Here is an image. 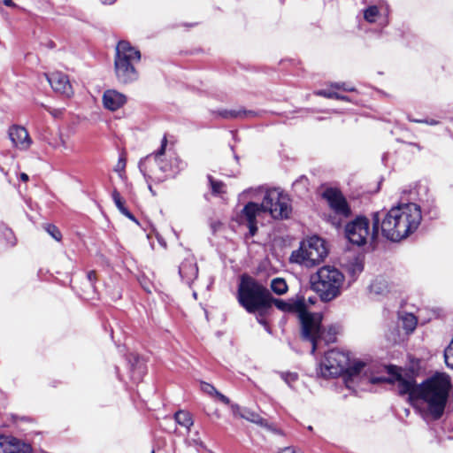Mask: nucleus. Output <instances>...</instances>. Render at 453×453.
Listing matches in <instances>:
<instances>
[{
    "label": "nucleus",
    "mask_w": 453,
    "mask_h": 453,
    "mask_svg": "<svg viewBox=\"0 0 453 453\" xmlns=\"http://www.w3.org/2000/svg\"><path fill=\"white\" fill-rule=\"evenodd\" d=\"M388 376H374L370 382L378 384L388 382L395 384L400 395H408L411 400H422L427 411L437 419L444 412L451 389L450 378L446 373H436L420 385H416L412 377H403L401 369L396 366H388Z\"/></svg>",
    "instance_id": "f257e3e1"
},
{
    "label": "nucleus",
    "mask_w": 453,
    "mask_h": 453,
    "mask_svg": "<svg viewBox=\"0 0 453 453\" xmlns=\"http://www.w3.org/2000/svg\"><path fill=\"white\" fill-rule=\"evenodd\" d=\"M422 219L420 207L413 203L392 207L387 213L380 212L381 234L388 240L399 242L414 233Z\"/></svg>",
    "instance_id": "f03ea898"
},
{
    "label": "nucleus",
    "mask_w": 453,
    "mask_h": 453,
    "mask_svg": "<svg viewBox=\"0 0 453 453\" xmlns=\"http://www.w3.org/2000/svg\"><path fill=\"white\" fill-rule=\"evenodd\" d=\"M239 303L250 313L257 314V320L271 333L265 317L273 305V296L269 290L251 277L243 275L238 288Z\"/></svg>",
    "instance_id": "7ed1b4c3"
},
{
    "label": "nucleus",
    "mask_w": 453,
    "mask_h": 453,
    "mask_svg": "<svg viewBox=\"0 0 453 453\" xmlns=\"http://www.w3.org/2000/svg\"><path fill=\"white\" fill-rule=\"evenodd\" d=\"M242 196L250 199H261L265 213H269L275 219H288L291 214L290 198L280 188H250L243 191Z\"/></svg>",
    "instance_id": "20e7f679"
},
{
    "label": "nucleus",
    "mask_w": 453,
    "mask_h": 453,
    "mask_svg": "<svg viewBox=\"0 0 453 453\" xmlns=\"http://www.w3.org/2000/svg\"><path fill=\"white\" fill-rule=\"evenodd\" d=\"M367 364L351 360L349 353L339 349L327 351L319 363L318 374L323 378L336 377L346 372L349 377L359 375Z\"/></svg>",
    "instance_id": "39448f33"
},
{
    "label": "nucleus",
    "mask_w": 453,
    "mask_h": 453,
    "mask_svg": "<svg viewBox=\"0 0 453 453\" xmlns=\"http://www.w3.org/2000/svg\"><path fill=\"white\" fill-rule=\"evenodd\" d=\"M141 60L140 51L130 42L120 41L116 46L114 71L118 81L129 84L138 80L136 65Z\"/></svg>",
    "instance_id": "423d86ee"
},
{
    "label": "nucleus",
    "mask_w": 453,
    "mask_h": 453,
    "mask_svg": "<svg viewBox=\"0 0 453 453\" xmlns=\"http://www.w3.org/2000/svg\"><path fill=\"white\" fill-rule=\"evenodd\" d=\"M343 280L344 276L338 269L326 265L318 270L312 286L323 301L329 302L340 295Z\"/></svg>",
    "instance_id": "0eeeda50"
},
{
    "label": "nucleus",
    "mask_w": 453,
    "mask_h": 453,
    "mask_svg": "<svg viewBox=\"0 0 453 453\" xmlns=\"http://www.w3.org/2000/svg\"><path fill=\"white\" fill-rule=\"evenodd\" d=\"M327 249L323 239L311 236L303 240L298 250L292 252L290 260L306 267H311L323 261Z\"/></svg>",
    "instance_id": "6e6552de"
},
{
    "label": "nucleus",
    "mask_w": 453,
    "mask_h": 453,
    "mask_svg": "<svg viewBox=\"0 0 453 453\" xmlns=\"http://www.w3.org/2000/svg\"><path fill=\"white\" fill-rule=\"evenodd\" d=\"M380 223V212L372 215V230H370L369 221L365 217H357L349 222L345 227V234L348 240L357 246H362L369 239L373 240L378 234Z\"/></svg>",
    "instance_id": "1a4fd4ad"
},
{
    "label": "nucleus",
    "mask_w": 453,
    "mask_h": 453,
    "mask_svg": "<svg viewBox=\"0 0 453 453\" xmlns=\"http://www.w3.org/2000/svg\"><path fill=\"white\" fill-rule=\"evenodd\" d=\"M166 145L167 138L164 136L161 141L160 149L154 155L147 156L139 162L140 171L145 177L157 181H163L165 180L163 173H166L169 171L168 165L162 159Z\"/></svg>",
    "instance_id": "9d476101"
},
{
    "label": "nucleus",
    "mask_w": 453,
    "mask_h": 453,
    "mask_svg": "<svg viewBox=\"0 0 453 453\" xmlns=\"http://www.w3.org/2000/svg\"><path fill=\"white\" fill-rule=\"evenodd\" d=\"M298 318L302 326L303 337L311 342V353L313 354L317 349L318 342L324 338L321 326L322 315L309 312L303 306L298 312Z\"/></svg>",
    "instance_id": "9b49d317"
},
{
    "label": "nucleus",
    "mask_w": 453,
    "mask_h": 453,
    "mask_svg": "<svg viewBox=\"0 0 453 453\" xmlns=\"http://www.w3.org/2000/svg\"><path fill=\"white\" fill-rule=\"evenodd\" d=\"M323 196L332 210V214L329 215V221L335 227H339L343 219H347L350 214L348 203L342 193L334 188H327Z\"/></svg>",
    "instance_id": "f8f14e48"
},
{
    "label": "nucleus",
    "mask_w": 453,
    "mask_h": 453,
    "mask_svg": "<svg viewBox=\"0 0 453 453\" xmlns=\"http://www.w3.org/2000/svg\"><path fill=\"white\" fill-rule=\"evenodd\" d=\"M265 213L263 207L257 203L249 202L237 216L238 222L249 228V234L254 236L257 232V219Z\"/></svg>",
    "instance_id": "ddd939ff"
},
{
    "label": "nucleus",
    "mask_w": 453,
    "mask_h": 453,
    "mask_svg": "<svg viewBox=\"0 0 453 453\" xmlns=\"http://www.w3.org/2000/svg\"><path fill=\"white\" fill-rule=\"evenodd\" d=\"M0 453H33V449L14 437L0 435Z\"/></svg>",
    "instance_id": "4468645a"
},
{
    "label": "nucleus",
    "mask_w": 453,
    "mask_h": 453,
    "mask_svg": "<svg viewBox=\"0 0 453 453\" xmlns=\"http://www.w3.org/2000/svg\"><path fill=\"white\" fill-rule=\"evenodd\" d=\"M47 80L56 92H58L67 97H70L73 94L70 81L65 73L61 72H53L47 76Z\"/></svg>",
    "instance_id": "2eb2a0df"
},
{
    "label": "nucleus",
    "mask_w": 453,
    "mask_h": 453,
    "mask_svg": "<svg viewBox=\"0 0 453 453\" xmlns=\"http://www.w3.org/2000/svg\"><path fill=\"white\" fill-rule=\"evenodd\" d=\"M102 102L106 110L115 111L127 104V96L116 89H107L103 94Z\"/></svg>",
    "instance_id": "dca6fc26"
},
{
    "label": "nucleus",
    "mask_w": 453,
    "mask_h": 453,
    "mask_svg": "<svg viewBox=\"0 0 453 453\" xmlns=\"http://www.w3.org/2000/svg\"><path fill=\"white\" fill-rule=\"evenodd\" d=\"M8 134L13 146L20 150H27L32 143V140L29 137L27 129L23 127H11L9 128Z\"/></svg>",
    "instance_id": "f3484780"
},
{
    "label": "nucleus",
    "mask_w": 453,
    "mask_h": 453,
    "mask_svg": "<svg viewBox=\"0 0 453 453\" xmlns=\"http://www.w3.org/2000/svg\"><path fill=\"white\" fill-rule=\"evenodd\" d=\"M388 13V7L384 4L370 5L364 10V19L369 23L380 22L386 25Z\"/></svg>",
    "instance_id": "a211bd4d"
},
{
    "label": "nucleus",
    "mask_w": 453,
    "mask_h": 453,
    "mask_svg": "<svg viewBox=\"0 0 453 453\" xmlns=\"http://www.w3.org/2000/svg\"><path fill=\"white\" fill-rule=\"evenodd\" d=\"M372 294L386 296L388 294L396 292V286L385 277H377L370 285Z\"/></svg>",
    "instance_id": "6ab92c4d"
},
{
    "label": "nucleus",
    "mask_w": 453,
    "mask_h": 453,
    "mask_svg": "<svg viewBox=\"0 0 453 453\" xmlns=\"http://www.w3.org/2000/svg\"><path fill=\"white\" fill-rule=\"evenodd\" d=\"M180 277L187 282H192L198 274V268L194 257H187L179 267Z\"/></svg>",
    "instance_id": "aec40b11"
},
{
    "label": "nucleus",
    "mask_w": 453,
    "mask_h": 453,
    "mask_svg": "<svg viewBox=\"0 0 453 453\" xmlns=\"http://www.w3.org/2000/svg\"><path fill=\"white\" fill-rule=\"evenodd\" d=\"M273 304L282 311L299 312L305 306L304 299H297L296 301L285 302L280 299L273 297Z\"/></svg>",
    "instance_id": "412c9836"
},
{
    "label": "nucleus",
    "mask_w": 453,
    "mask_h": 453,
    "mask_svg": "<svg viewBox=\"0 0 453 453\" xmlns=\"http://www.w3.org/2000/svg\"><path fill=\"white\" fill-rule=\"evenodd\" d=\"M112 199L114 201V203H115L116 207L119 209V211L123 215H125L126 217H127L128 219H130L131 220H133L134 222L138 224V221L134 217V215L126 208L125 202L121 198L120 194L117 190H113V192H112Z\"/></svg>",
    "instance_id": "4be33fe9"
},
{
    "label": "nucleus",
    "mask_w": 453,
    "mask_h": 453,
    "mask_svg": "<svg viewBox=\"0 0 453 453\" xmlns=\"http://www.w3.org/2000/svg\"><path fill=\"white\" fill-rule=\"evenodd\" d=\"M399 319L407 332H412L416 328L418 320L412 313L403 312L400 314Z\"/></svg>",
    "instance_id": "5701e85b"
},
{
    "label": "nucleus",
    "mask_w": 453,
    "mask_h": 453,
    "mask_svg": "<svg viewBox=\"0 0 453 453\" xmlns=\"http://www.w3.org/2000/svg\"><path fill=\"white\" fill-rule=\"evenodd\" d=\"M175 421L181 426L189 429L193 425V419L189 412L179 411L174 415Z\"/></svg>",
    "instance_id": "b1692460"
},
{
    "label": "nucleus",
    "mask_w": 453,
    "mask_h": 453,
    "mask_svg": "<svg viewBox=\"0 0 453 453\" xmlns=\"http://www.w3.org/2000/svg\"><path fill=\"white\" fill-rule=\"evenodd\" d=\"M272 290L277 295H283L288 290V285L282 278H275L271 282Z\"/></svg>",
    "instance_id": "393cba45"
},
{
    "label": "nucleus",
    "mask_w": 453,
    "mask_h": 453,
    "mask_svg": "<svg viewBox=\"0 0 453 453\" xmlns=\"http://www.w3.org/2000/svg\"><path fill=\"white\" fill-rule=\"evenodd\" d=\"M242 417L249 421H251L253 423H256L257 425L267 426V422L265 419H264L262 417H260L257 413H255L250 411H244L243 413H242Z\"/></svg>",
    "instance_id": "a878e982"
},
{
    "label": "nucleus",
    "mask_w": 453,
    "mask_h": 453,
    "mask_svg": "<svg viewBox=\"0 0 453 453\" xmlns=\"http://www.w3.org/2000/svg\"><path fill=\"white\" fill-rule=\"evenodd\" d=\"M127 165V157L125 153H121L119 160L114 167V171L119 173V176L123 179L125 175V169Z\"/></svg>",
    "instance_id": "bb28decb"
},
{
    "label": "nucleus",
    "mask_w": 453,
    "mask_h": 453,
    "mask_svg": "<svg viewBox=\"0 0 453 453\" xmlns=\"http://www.w3.org/2000/svg\"><path fill=\"white\" fill-rule=\"evenodd\" d=\"M219 115L225 119H234V118H238V117H241L242 115H245V116H252L253 115V112L251 111H249V112H246V111H233V110H224V111H219Z\"/></svg>",
    "instance_id": "cd10ccee"
},
{
    "label": "nucleus",
    "mask_w": 453,
    "mask_h": 453,
    "mask_svg": "<svg viewBox=\"0 0 453 453\" xmlns=\"http://www.w3.org/2000/svg\"><path fill=\"white\" fill-rule=\"evenodd\" d=\"M134 359H135L136 364H135V366L133 365L131 378L134 381H139L142 380V376L144 372V368H143L142 365L140 363L138 357H134Z\"/></svg>",
    "instance_id": "c85d7f7f"
},
{
    "label": "nucleus",
    "mask_w": 453,
    "mask_h": 453,
    "mask_svg": "<svg viewBox=\"0 0 453 453\" xmlns=\"http://www.w3.org/2000/svg\"><path fill=\"white\" fill-rule=\"evenodd\" d=\"M211 191L215 195L225 193V184L222 181L214 180L211 176H208Z\"/></svg>",
    "instance_id": "c756f323"
},
{
    "label": "nucleus",
    "mask_w": 453,
    "mask_h": 453,
    "mask_svg": "<svg viewBox=\"0 0 453 453\" xmlns=\"http://www.w3.org/2000/svg\"><path fill=\"white\" fill-rule=\"evenodd\" d=\"M446 365L453 369V338L444 352Z\"/></svg>",
    "instance_id": "7c9ffc66"
},
{
    "label": "nucleus",
    "mask_w": 453,
    "mask_h": 453,
    "mask_svg": "<svg viewBox=\"0 0 453 453\" xmlns=\"http://www.w3.org/2000/svg\"><path fill=\"white\" fill-rule=\"evenodd\" d=\"M44 228L46 232L56 241L59 242L61 240L62 234L56 226L49 224L46 225Z\"/></svg>",
    "instance_id": "2f4dec72"
},
{
    "label": "nucleus",
    "mask_w": 453,
    "mask_h": 453,
    "mask_svg": "<svg viewBox=\"0 0 453 453\" xmlns=\"http://www.w3.org/2000/svg\"><path fill=\"white\" fill-rule=\"evenodd\" d=\"M281 377L290 387H292L293 383L298 379V375L296 372L282 373Z\"/></svg>",
    "instance_id": "473e14b6"
},
{
    "label": "nucleus",
    "mask_w": 453,
    "mask_h": 453,
    "mask_svg": "<svg viewBox=\"0 0 453 453\" xmlns=\"http://www.w3.org/2000/svg\"><path fill=\"white\" fill-rule=\"evenodd\" d=\"M336 93L337 92L333 90V88H328V89H319V90L315 91V95L324 96L326 98H335Z\"/></svg>",
    "instance_id": "72a5a7b5"
},
{
    "label": "nucleus",
    "mask_w": 453,
    "mask_h": 453,
    "mask_svg": "<svg viewBox=\"0 0 453 453\" xmlns=\"http://www.w3.org/2000/svg\"><path fill=\"white\" fill-rule=\"evenodd\" d=\"M201 390L210 395H215L218 390L211 384L207 382H201Z\"/></svg>",
    "instance_id": "f704fd0d"
},
{
    "label": "nucleus",
    "mask_w": 453,
    "mask_h": 453,
    "mask_svg": "<svg viewBox=\"0 0 453 453\" xmlns=\"http://www.w3.org/2000/svg\"><path fill=\"white\" fill-rule=\"evenodd\" d=\"M330 88H333L334 89H342L343 91H354L355 88L353 86H350L349 84H346L344 82H336V83H332L330 85Z\"/></svg>",
    "instance_id": "c9c22d12"
},
{
    "label": "nucleus",
    "mask_w": 453,
    "mask_h": 453,
    "mask_svg": "<svg viewBox=\"0 0 453 453\" xmlns=\"http://www.w3.org/2000/svg\"><path fill=\"white\" fill-rule=\"evenodd\" d=\"M5 236L8 240V244L14 245L15 244V237L13 235V233L10 229H6L5 231Z\"/></svg>",
    "instance_id": "e433bc0d"
},
{
    "label": "nucleus",
    "mask_w": 453,
    "mask_h": 453,
    "mask_svg": "<svg viewBox=\"0 0 453 453\" xmlns=\"http://www.w3.org/2000/svg\"><path fill=\"white\" fill-rule=\"evenodd\" d=\"M409 120L412 121V122H416V123H426V124L431 125V126H434V125L438 124V122L436 120H434V119L424 120V119H411V118L409 117Z\"/></svg>",
    "instance_id": "4c0bfd02"
},
{
    "label": "nucleus",
    "mask_w": 453,
    "mask_h": 453,
    "mask_svg": "<svg viewBox=\"0 0 453 453\" xmlns=\"http://www.w3.org/2000/svg\"><path fill=\"white\" fill-rule=\"evenodd\" d=\"M279 453H302L300 450H297L294 447H286L282 449Z\"/></svg>",
    "instance_id": "58836bf2"
},
{
    "label": "nucleus",
    "mask_w": 453,
    "mask_h": 453,
    "mask_svg": "<svg viewBox=\"0 0 453 453\" xmlns=\"http://www.w3.org/2000/svg\"><path fill=\"white\" fill-rule=\"evenodd\" d=\"M215 396H217L219 398V400L221 401L225 404H228L230 402L229 399L226 395H222L219 391L216 393Z\"/></svg>",
    "instance_id": "ea45409f"
},
{
    "label": "nucleus",
    "mask_w": 453,
    "mask_h": 453,
    "mask_svg": "<svg viewBox=\"0 0 453 453\" xmlns=\"http://www.w3.org/2000/svg\"><path fill=\"white\" fill-rule=\"evenodd\" d=\"M96 277V273L94 271H90L88 273V279L89 281H93Z\"/></svg>",
    "instance_id": "a19ab883"
},
{
    "label": "nucleus",
    "mask_w": 453,
    "mask_h": 453,
    "mask_svg": "<svg viewBox=\"0 0 453 453\" xmlns=\"http://www.w3.org/2000/svg\"><path fill=\"white\" fill-rule=\"evenodd\" d=\"M335 99L343 100V101H349V98L347 96H342V95H341L339 93H336Z\"/></svg>",
    "instance_id": "79ce46f5"
},
{
    "label": "nucleus",
    "mask_w": 453,
    "mask_h": 453,
    "mask_svg": "<svg viewBox=\"0 0 453 453\" xmlns=\"http://www.w3.org/2000/svg\"><path fill=\"white\" fill-rule=\"evenodd\" d=\"M3 3L6 6H14V3L12 2V0H4Z\"/></svg>",
    "instance_id": "37998d69"
},
{
    "label": "nucleus",
    "mask_w": 453,
    "mask_h": 453,
    "mask_svg": "<svg viewBox=\"0 0 453 453\" xmlns=\"http://www.w3.org/2000/svg\"><path fill=\"white\" fill-rule=\"evenodd\" d=\"M20 180H23V181H27L28 180V175L27 173H21L20 174Z\"/></svg>",
    "instance_id": "c03bdc74"
},
{
    "label": "nucleus",
    "mask_w": 453,
    "mask_h": 453,
    "mask_svg": "<svg viewBox=\"0 0 453 453\" xmlns=\"http://www.w3.org/2000/svg\"><path fill=\"white\" fill-rule=\"evenodd\" d=\"M116 0H101L102 3L104 4H111L115 2Z\"/></svg>",
    "instance_id": "a18cd8bd"
},
{
    "label": "nucleus",
    "mask_w": 453,
    "mask_h": 453,
    "mask_svg": "<svg viewBox=\"0 0 453 453\" xmlns=\"http://www.w3.org/2000/svg\"><path fill=\"white\" fill-rule=\"evenodd\" d=\"M308 302L311 303H314V299L311 297H309Z\"/></svg>",
    "instance_id": "49530a36"
},
{
    "label": "nucleus",
    "mask_w": 453,
    "mask_h": 453,
    "mask_svg": "<svg viewBox=\"0 0 453 453\" xmlns=\"http://www.w3.org/2000/svg\"><path fill=\"white\" fill-rule=\"evenodd\" d=\"M158 241L160 242V244H161L164 248H165V247H166V244H165L164 242H161V240H159V239H158Z\"/></svg>",
    "instance_id": "de8ad7c7"
},
{
    "label": "nucleus",
    "mask_w": 453,
    "mask_h": 453,
    "mask_svg": "<svg viewBox=\"0 0 453 453\" xmlns=\"http://www.w3.org/2000/svg\"><path fill=\"white\" fill-rule=\"evenodd\" d=\"M151 453H155L154 451H152Z\"/></svg>",
    "instance_id": "09e8293b"
}]
</instances>
